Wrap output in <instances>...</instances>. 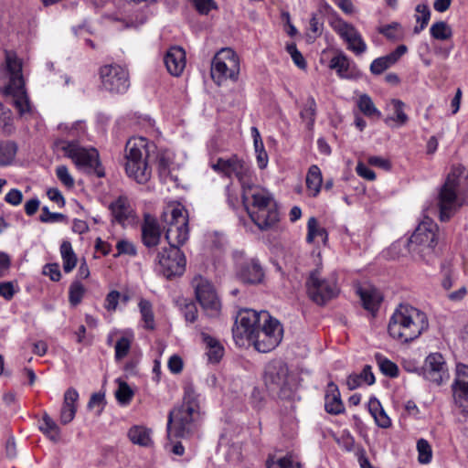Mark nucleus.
<instances>
[{
    "label": "nucleus",
    "mask_w": 468,
    "mask_h": 468,
    "mask_svg": "<svg viewBox=\"0 0 468 468\" xmlns=\"http://www.w3.org/2000/svg\"><path fill=\"white\" fill-rule=\"evenodd\" d=\"M429 327L426 314L409 303H400L393 312L388 325L389 335L403 343L417 339Z\"/></svg>",
    "instance_id": "obj_1"
},
{
    "label": "nucleus",
    "mask_w": 468,
    "mask_h": 468,
    "mask_svg": "<svg viewBox=\"0 0 468 468\" xmlns=\"http://www.w3.org/2000/svg\"><path fill=\"white\" fill-rule=\"evenodd\" d=\"M200 420L199 395L192 387L185 389L181 406L173 409L168 415L167 437L185 438L194 433Z\"/></svg>",
    "instance_id": "obj_2"
},
{
    "label": "nucleus",
    "mask_w": 468,
    "mask_h": 468,
    "mask_svg": "<svg viewBox=\"0 0 468 468\" xmlns=\"http://www.w3.org/2000/svg\"><path fill=\"white\" fill-rule=\"evenodd\" d=\"M155 145L144 137H133L125 145V172L139 184L147 183L152 176L151 161Z\"/></svg>",
    "instance_id": "obj_3"
},
{
    "label": "nucleus",
    "mask_w": 468,
    "mask_h": 468,
    "mask_svg": "<svg viewBox=\"0 0 468 468\" xmlns=\"http://www.w3.org/2000/svg\"><path fill=\"white\" fill-rule=\"evenodd\" d=\"M5 62L8 84L5 87L4 93L12 96L14 105L20 115L28 113L31 111V106L25 88L22 59L15 52L6 50Z\"/></svg>",
    "instance_id": "obj_4"
},
{
    "label": "nucleus",
    "mask_w": 468,
    "mask_h": 468,
    "mask_svg": "<svg viewBox=\"0 0 468 468\" xmlns=\"http://www.w3.org/2000/svg\"><path fill=\"white\" fill-rule=\"evenodd\" d=\"M464 174V167L461 165H452L445 183L441 186L438 197L439 218L446 222L463 206V198L457 195L460 177Z\"/></svg>",
    "instance_id": "obj_5"
},
{
    "label": "nucleus",
    "mask_w": 468,
    "mask_h": 468,
    "mask_svg": "<svg viewBox=\"0 0 468 468\" xmlns=\"http://www.w3.org/2000/svg\"><path fill=\"white\" fill-rule=\"evenodd\" d=\"M165 223V239L170 247L180 248L189 237L188 213L180 204L169 206L162 215Z\"/></svg>",
    "instance_id": "obj_6"
},
{
    "label": "nucleus",
    "mask_w": 468,
    "mask_h": 468,
    "mask_svg": "<svg viewBox=\"0 0 468 468\" xmlns=\"http://www.w3.org/2000/svg\"><path fill=\"white\" fill-rule=\"evenodd\" d=\"M437 225L431 219L424 220L419 224L408 240L409 251L427 261V256L432 253L437 244Z\"/></svg>",
    "instance_id": "obj_7"
},
{
    "label": "nucleus",
    "mask_w": 468,
    "mask_h": 468,
    "mask_svg": "<svg viewBox=\"0 0 468 468\" xmlns=\"http://www.w3.org/2000/svg\"><path fill=\"white\" fill-rule=\"evenodd\" d=\"M61 148L80 170L96 174L99 177L104 176L96 149L81 147L76 142H65Z\"/></svg>",
    "instance_id": "obj_8"
},
{
    "label": "nucleus",
    "mask_w": 468,
    "mask_h": 468,
    "mask_svg": "<svg viewBox=\"0 0 468 468\" xmlns=\"http://www.w3.org/2000/svg\"><path fill=\"white\" fill-rule=\"evenodd\" d=\"M239 73V59L231 48H222L213 58L211 78L221 85L227 80H236Z\"/></svg>",
    "instance_id": "obj_9"
},
{
    "label": "nucleus",
    "mask_w": 468,
    "mask_h": 468,
    "mask_svg": "<svg viewBox=\"0 0 468 468\" xmlns=\"http://www.w3.org/2000/svg\"><path fill=\"white\" fill-rule=\"evenodd\" d=\"M269 313L267 311L256 312L251 309H245L239 313L234 327L232 329L233 337L237 344L243 345V340L253 336L258 330L262 319H267Z\"/></svg>",
    "instance_id": "obj_10"
},
{
    "label": "nucleus",
    "mask_w": 468,
    "mask_h": 468,
    "mask_svg": "<svg viewBox=\"0 0 468 468\" xmlns=\"http://www.w3.org/2000/svg\"><path fill=\"white\" fill-rule=\"evenodd\" d=\"M310 298L319 305L325 304L338 294V287L335 277L324 279L318 270L314 271L306 283Z\"/></svg>",
    "instance_id": "obj_11"
},
{
    "label": "nucleus",
    "mask_w": 468,
    "mask_h": 468,
    "mask_svg": "<svg viewBox=\"0 0 468 468\" xmlns=\"http://www.w3.org/2000/svg\"><path fill=\"white\" fill-rule=\"evenodd\" d=\"M195 295L208 316H217L221 308V303L214 285L202 276H196L192 280Z\"/></svg>",
    "instance_id": "obj_12"
},
{
    "label": "nucleus",
    "mask_w": 468,
    "mask_h": 468,
    "mask_svg": "<svg viewBox=\"0 0 468 468\" xmlns=\"http://www.w3.org/2000/svg\"><path fill=\"white\" fill-rule=\"evenodd\" d=\"M102 88L112 94H123L130 88L128 69L117 64L105 65L100 69Z\"/></svg>",
    "instance_id": "obj_13"
},
{
    "label": "nucleus",
    "mask_w": 468,
    "mask_h": 468,
    "mask_svg": "<svg viewBox=\"0 0 468 468\" xmlns=\"http://www.w3.org/2000/svg\"><path fill=\"white\" fill-rule=\"evenodd\" d=\"M211 167L215 172L227 178L231 179L235 176L241 184V187L250 182L251 171L249 165L236 154L229 158H218Z\"/></svg>",
    "instance_id": "obj_14"
},
{
    "label": "nucleus",
    "mask_w": 468,
    "mask_h": 468,
    "mask_svg": "<svg viewBox=\"0 0 468 468\" xmlns=\"http://www.w3.org/2000/svg\"><path fill=\"white\" fill-rule=\"evenodd\" d=\"M155 261L158 271L166 278L180 276L186 269V258L179 248H163L158 251Z\"/></svg>",
    "instance_id": "obj_15"
},
{
    "label": "nucleus",
    "mask_w": 468,
    "mask_h": 468,
    "mask_svg": "<svg viewBox=\"0 0 468 468\" xmlns=\"http://www.w3.org/2000/svg\"><path fill=\"white\" fill-rule=\"evenodd\" d=\"M334 31L342 38L346 44V48L356 56L364 54L367 46L363 39L359 31L350 23L336 18L331 23Z\"/></svg>",
    "instance_id": "obj_16"
},
{
    "label": "nucleus",
    "mask_w": 468,
    "mask_h": 468,
    "mask_svg": "<svg viewBox=\"0 0 468 468\" xmlns=\"http://www.w3.org/2000/svg\"><path fill=\"white\" fill-rule=\"evenodd\" d=\"M242 201L249 215L255 218L261 207L275 202L272 195L265 188L250 182L242 187Z\"/></svg>",
    "instance_id": "obj_17"
},
{
    "label": "nucleus",
    "mask_w": 468,
    "mask_h": 468,
    "mask_svg": "<svg viewBox=\"0 0 468 468\" xmlns=\"http://www.w3.org/2000/svg\"><path fill=\"white\" fill-rule=\"evenodd\" d=\"M233 258L237 267V275L242 282L249 284L261 282L264 272L256 259H246L245 253L241 250L235 251Z\"/></svg>",
    "instance_id": "obj_18"
},
{
    "label": "nucleus",
    "mask_w": 468,
    "mask_h": 468,
    "mask_svg": "<svg viewBox=\"0 0 468 468\" xmlns=\"http://www.w3.org/2000/svg\"><path fill=\"white\" fill-rule=\"evenodd\" d=\"M265 384L272 391H284L289 385V369L282 362L270 364L265 372Z\"/></svg>",
    "instance_id": "obj_19"
},
{
    "label": "nucleus",
    "mask_w": 468,
    "mask_h": 468,
    "mask_svg": "<svg viewBox=\"0 0 468 468\" xmlns=\"http://www.w3.org/2000/svg\"><path fill=\"white\" fill-rule=\"evenodd\" d=\"M113 221L122 227L132 226L137 221L135 211L126 197H120L110 205Z\"/></svg>",
    "instance_id": "obj_20"
},
{
    "label": "nucleus",
    "mask_w": 468,
    "mask_h": 468,
    "mask_svg": "<svg viewBox=\"0 0 468 468\" xmlns=\"http://www.w3.org/2000/svg\"><path fill=\"white\" fill-rule=\"evenodd\" d=\"M423 374L426 379L440 385L444 377H446V367L442 356L439 353H433L427 356L423 368Z\"/></svg>",
    "instance_id": "obj_21"
},
{
    "label": "nucleus",
    "mask_w": 468,
    "mask_h": 468,
    "mask_svg": "<svg viewBox=\"0 0 468 468\" xmlns=\"http://www.w3.org/2000/svg\"><path fill=\"white\" fill-rule=\"evenodd\" d=\"M161 229L157 219L150 214H145L142 224V241L147 248H153L159 244Z\"/></svg>",
    "instance_id": "obj_22"
},
{
    "label": "nucleus",
    "mask_w": 468,
    "mask_h": 468,
    "mask_svg": "<svg viewBox=\"0 0 468 468\" xmlns=\"http://www.w3.org/2000/svg\"><path fill=\"white\" fill-rule=\"evenodd\" d=\"M165 64L171 75L180 76L186 68L185 50L180 47L170 48L165 56Z\"/></svg>",
    "instance_id": "obj_23"
},
{
    "label": "nucleus",
    "mask_w": 468,
    "mask_h": 468,
    "mask_svg": "<svg viewBox=\"0 0 468 468\" xmlns=\"http://www.w3.org/2000/svg\"><path fill=\"white\" fill-rule=\"evenodd\" d=\"M257 215L259 216L258 218L252 214L249 216L254 224L261 230L271 229L280 219L276 202L261 207V211Z\"/></svg>",
    "instance_id": "obj_24"
},
{
    "label": "nucleus",
    "mask_w": 468,
    "mask_h": 468,
    "mask_svg": "<svg viewBox=\"0 0 468 468\" xmlns=\"http://www.w3.org/2000/svg\"><path fill=\"white\" fill-rule=\"evenodd\" d=\"M79 393L74 388H68L64 393L63 405L60 410V422L64 425L71 422L77 412Z\"/></svg>",
    "instance_id": "obj_25"
},
{
    "label": "nucleus",
    "mask_w": 468,
    "mask_h": 468,
    "mask_svg": "<svg viewBox=\"0 0 468 468\" xmlns=\"http://www.w3.org/2000/svg\"><path fill=\"white\" fill-rule=\"evenodd\" d=\"M325 410L333 415H338L345 410L338 387L334 382H329L324 396Z\"/></svg>",
    "instance_id": "obj_26"
},
{
    "label": "nucleus",
    "mask_w": 468,
    "mask_h": 468,
    "mask_svg": "<svg viewBox=\"0 0 468 468\" xmlns=\"http://www.w3.org/2000/svg\"><path fill=\"white\" fill-rule=\"evenodd\" d=\"M250 343H252L255 348L261 353H267L274 349L280 344V333L278 330H274L272 336H267L266 334H262L258 330L249 339Z\"/></svg>",
    "instance_id": "obj_27"
},
{
    "label": "nucleus",
    "mask_w": 468,
    "mask_h": 468,
    "mask_svg": "<svg viewBox=\"0 0 468 468\" xmlns=\"http://www.w3.org/2000/svg\"><path fill=\"white\" fill-rule=\"evenodd\" d=\"M202 340L206 345L207 360L209 363H218L224 355V347L218 340L206 333L201 334Z\"/></svg>",
    "instance_id": "obj_28"
},
{
    "label": "nucleus",
    "mask_w": 468,
    "mask_h": 468,
    "mask_svg": "<svg viewBox=\"0 0 468 468\" xmlns=\"http://www.w3.org/2000/svg\"><path fill=\"white\" fill-rule=\"evenodd\" d=\"M128 438L136 445L151 447L153 445L152 431L144 426H133L128 431Z\"/></svg>",
    "instance_id": "obj_29"
},
{
    "label": "nucleus",
    "mask_w": 468,
    "mask_h": 468,
    "mask_svg": "<svg viewBox=\"0 0 468 468\" xmlns=\"http://www.w3.org/2000/svg\"><path fill=\"white\" fill-rule=\"evenodd\" d=\"M323 176L320 168L313 165L309 167L306 175V186L310 196L316 197L322 186Z\"/></svg>",
    "instance_id": "obj_30"
},
{
    "label": "nucleus",
    "mask_w": 468,
    "mask_h": 468,
    "mask_svg": "<svg viewBox=\"0 0 468 468\" xmlns=\"http://www.w3.org/2000/svg\"><path fill=\"white\" fill-rule=\"evenodd\" d=\"M358 293L365 309L374 313L381 302L380 292L376 289H359Z\"/></svg>",
    "instance_id": "obj_31"
},
{
    "label": "nucleus",
    "mask_w": 468,
    "mask_h": 468,
    "mask_svg": "<svg viewBox=\"0 0 468 468\" xmlns=\"http://www.w3.org/2000/svg\"><path fill=\"white\" fill-rule=\"evenodd\" d=\"M60 254L64 271L67 273L72 271L77 264V256L69 241L64 240L61 243Z\"/></svg>",
    "instance_id": "obj_32"
},
{
    "label": "nucleus",
    "mask_w": 468,
    "mask_h": 468,
    "mask_svg": "<svg viewBox=\"0 0 468 468\" xmlns=\"http://www.w3.org/2000/svg\"><path fill=\"white\" fill-rule=\"evenodd\" d=\"M453 399L461 413L468 416V384L461 383L459 386H452Z\"/></svg>",
    "instance_id": "obj_33"
},
{
    "label": "nucleus",
    "mask_w": 468,
    "mask_h": 468,
    "mask_svg": "<svg viewBox=\"0 0 468 468\" xmlns=\"http://www.w3.org/2000/svg\"><path fill=\"white\" fill-rule=\"evenodd\" d=\"M251 135L253 137L254 149L257 154V164L261 169H264L268 165V155L264 149L259 130L251 127Z\"/></svg>",
    "instance_id": "obj_34"
},
{
    "label": "nucleus",
    "mask_w": 468,
    "mask_h": 468,
    "mask_svg": "<svg viewBox=\"0 0 468 468\" xmlns=\"http://www.w3.org/2000/svg\"><path fill=\"white\" fill-rule=\"evenodd\" d=\"M39 430L47 435L51 441H58L60 437V431L57 423L49 417L48 414L43 415L39 424Z\"/></svg>",
    "instance_id": "obj_35"
},
{
    "label": "nucleus",
    "mask_w": 468,
    "mask_h": 468,
    "mask_svg": "<svg viewBox=\"0 0 468 468\" xmlns=\"http://www.w3.org/2000/svg\"><path fill=\"white\" fill-rule=\"evenodd\" d=\"M139 309L144 322V327L148 330H154L155 327L154 315L153 306L148 300L141 299L139 302Z\"/></svg>",
    "instance_id": "obj_36"
},
{
    "label": "nucleus",
    "mask_w": 468,
    "mask_h": 468,
    "mask_svg": "<svg viewBox=\"0 0 468 468\" xmlns=\"http://www.w3.org/2000/svg\"><path fill=\"white\" fill-rule=\"evenodd\" d=\"M267 468H301V463L293 458L292 455L288 454L282 457H270L266 461Z\"/></svg>",
    "instance_id": "obj_37"
},
{
    "label": "nucleus",
    "mask_w": 468,
    "mask_h": 468,
    "mask_svg": "<svg viewBox=\"0 0 468 468\" xmlns=\"http://www.w3.org/2000/svg\"><path fill=\"white\" fill-rule=\"evenodd\" d=\"M330 68L335 69L340 78H348L350 60L346 55L340 53L330 60Z\"/></svg>",
    "instance_id": "obj_38"
},
{
    "label": "nucleus",
    "mask_w": 468,
    "mask_h": 468,
    "mask_svg": "<svg viewBox=\"0 0 468 468\" xmlns=\"http://www.w3.org/2000/svg\"><path fill=\"white\" fill-rule=\"evenodd\" d=\"M356 105L358 109L367 117H381V112L376 108L372 99L367 94L359 96Z\"/></svg>",
    "instance_id": "obj_39"
},
{
    "label": "nucleus",
    "mask_w": 468,
    "mask_h": 468,
    "mask_svg": "<svg viewBox=\"0 0 468 468\" xmlns=\"http://www.w3.org/2000/svg\"><path fill=\"white\" fill-rule=\"evenodd\" d=\"M316 114V102L314 97L307 98L303 110L300 112L301 118L306 122V125L311 129L314 123Z\"/></svg>",
    "instance_id": "obj_40"
},
{
    "label": "nucleus",
    "mask_w": 468,
    "mask_h": 468,
    "mask_svg": "<svg viewBox=\"0 0 468 468\" xmlns=\"http://www.w3.org/2000/svg\"><path fill=\"white\" fill-rule=\"evenodd\" d=\"M375 358L380 371L385 376L389 378H396L399 376V367L394 362L380 354H376Z\"/></svg>",
    "instance_id": "obj_41"
},
{
    "label": "nucleus",
    "mask_w": 468,
    "mask_h": 468,
    "mask_svg": "<svg viewBox=\"0 0 468 468\" xmlns=\"http://www.w3.org/2000/svg\"><path fill=\"white\" fill-rule=\"evenodd\" d=\"M416 21L419 26H416L414 27V33L419 34L420 31H422L426 26L428 25L430 18H431V11L426 4H419L416 6Z\"/></svg>",
    "instance_id": "obj_42"
},
{
    "label": "nucleus",
    "mask_w": 468,
    "mask_h": 468,
    "mask_svg": "<svg viewBox=\"0 0 468 468\" xmlns=\"http://www.w3.org/2000/svg\"><path fill=\"white\" fill-rule=\"evenodd\" d=\"M261 322L262 323L261 324L260 327L258 328V331L262 334H266L267 336H272V333H274V330L275 331L278 330V332L280 333V342H281L282 339L283 329H282V326L280 324V322L277 319L272 318L270 314L266 320L262 319Z\"/></svg>",
    "instance_id": "obj_43"
},
{
    "label": "nucleus",
    "mask_w": 468,
    "mask_h": 468,
    "mask_svg": "<svg viewBox=\"0 0 468 468\" xmlns=\"http://www.w3.org/2000/svg\"><path fill=\"white\" fill-rule=\"evenodd\" d=\"M17 147L13 142H4L0 144V165H8L14 160Z\"/></svg>",
    "instance_id": "obj_44"
},
{
    "label": "nucleus",
    "mask_w": 468,
    "mask_h": 468,
    "mask_svg": "<svg viewBox=\"0 0 468 468\" xmlns=\"http://www.w3.org/2000/svg\"><path fill=\"white\" fill-rule=\"evenodd\" d=\"M431 35L433 38L438 40H447L452 35V28L444 21H438L431 25L430 28Z\"/></svg>",
    "instance_id": "obj_45"
},
{
    "label": "nucleus",
    "mask_w": 468,
    "mask_h": 468,
    "mask_svg": "<svg viewBox=\"0 0 468 468\" xmlns=\"http://www.w3.org/2000/svg\"><path fill=\"white\" fill-rule=\"evenodd\" d=\"M132 342H133L132 335H130V336L124 335L117 340V342L114 346L115 359L117 361L122 360L128 355V353L131 349Z\"/></svg>",
    "instance_id": "obj_46"
},
{
    "label": "nucleus",
    "mask_w": 468,
    "mask_h": 468,
    "mask_svg": "<svg viewBox=\"0 0 468 468\" xmlns=\"http://www.w3.org/2000/svg\"><path fill=\"white\" fill-rule=\"evenodd\" d=\"M307 229L306 240L309 243H312L316 237H326L325 229L318 226V221L314 217L309 218L307 222Z\"/></svg>",
    "instance_id": "obj_47"
},
{
    "label": "nucleus",
    "mask_w": 468,
    "mask_h": 468,
    "mask_svg": "<svg viewBox=\"0 0 468 468\" xmlns=\"http://www.w3.org/2000/svg\"><path fill=\"white\" fill-rule=\"evenodd\" d=\"M85 292L84 286L80 282H73L69 286V299L72 305L79 304Z\"/></svg>",
    "instance_id": "obj_48"
},
{
    "label": "nucleus",
    "mask_w": 468,
    "mask_h": 468,
    "mask_svg": "<svg viewBox=\"0 0 468 468\" xmlns=\"http://www.w3.org/2000/svg\"><path fill=\"white\" fill-rule=\"evenodd\" d=\"M417 450L419 452V462L420 463H429L431 461V448L429 442L424 440L420 439L417 442Z\"/></svg>",
    "instance_id": "obj_49"
},
{
    "label": "nucleus",
    "mask_w": 468,
    "mask_h": 468,
    "mask_svg": "<svg viewBox=\"0 0 468 468\" xmlns=\"http://www.w3.org/2000/svg\"><path fill=\"white\" fill-rule=\"evenodd\" d=\"M391 104L394 107L395 116L390 119L398 122L399 125H404L408 122V115L404 112V102L400 100L393 99Z\"/></svg>",
    "instance_id": "obj_50"
},
{
    "label": "nucleus",
    "mask_w": 468,
    "mask_h": 468,
    "mask_svg": "<svg viewBox=\"0 0 468 468\" xmlns=\"http://www.w3.org/2000/svg\"><path fill=\"white\" fill-rule=\"evenodd\" d=\"M133 396V392L131 388L125 382H120L118 389L115 392L117 400L122 404H127L130 402Z\"/></svg>",
    "instance_id": "obj_51"
},
{
    "label": "nucleus",
    "mask_w": 468,
    "mask_h": 468,
    "mask_svg": "<svg viewBox=\"0 0 468 468\" xmlns=\"http://www.w3.org/2000/svg\"><path fill=\"white\" fill-rule=\"evenodd\" d=\"M408 51V48L405 45H399L391 53L381 57L386 62L388 68L394 65L404 54Z\"/></svg>",
    "instance_id": "obj_52"
},
{
    "label": "nucleus",
    "mask_w": 468,
    "mask_h": 468,
    "mask_svg": "<svg viewBox=\"0 0 468 468\" xmlns=\"http://www.w3.org/2000/svg\"><path fill=\"white\" fill-rule=\"evenodd\" d=\"M12 121L11 112L5 109L3 103L0 102V128H2L5 133H11Z\"/></svg>",
    "instance_id": "obj_53"
},
{
    "label": "nucleus",
    "mask_w": 468,
    "mask_h": 468,
    "mask_svg": "<svg viewBox=\"0 0 468 468\" xmlns=\"http://www.w3.org/2000/svg\"><path fill=\"white\" fill-rule=\"evenodd\" d=\"M56 175L58 180L68 188L74 186V179L65 165H58L56 168Z\"/></svg>",
    "instance_id": "obj_54"
},
{
    "label": "nucleus",
    "mask_w": 468,
    "mask_h": 468,
    "mask_svg": "<svg viewBox=\"0 0 468 468\" xmlns=\"http://www.w3.org/2000/svg\"><path fill=\"white\" fill-rule=\"evenodd\" d=\"M400 26L398 23H392L378 28V32L384 35L387 38L396 40L400 38L399 33Z\"/></svg>",
    "instance_id": "obj_55"
},
{
    "label": "nucleus",
    "mask_w": 468,
    "mask_h": 468,
    "mask_svg": "<svg viewBox=\"0 0 468 468\" xmlns=\"http://www.w3.org/2000/svg\"><path fill=\"white\" fill-rule=\"evenodd\" d=\"M286 50L291 55L294 64L299 69H304L306 67L305 59L303 58L301 52L297 49L296 45L292 43L286 46Z\"/></svg>",
    "instance_id": "obj_56"
},
{
    "label": "nucleus",
    "mask_w": 468,
    "mask_h": 468,
    "mask_svg": "<svg viewBox=\"0 0 468 468\" xmlns=\"http://www.w3.org/2000/svg\"><path fill=\"white\" fill-rule=\"evenodd\" d=\"M65 218V215L50 212L47 207L42 208V213L39 217L40 221L44 223L63 221Z\"/></svg>",
    "instance_id": "obj_57"
},
{
    "label": "nucleus",
    "mask_w": 468,
    "mask_h": 468,
    "mask_svg": "<svg viewBox=\"0 0 468 468\" xmlns=\"http://www.w3.org/2000/svg\"><path fill=\"white\" fill-rule=\"evenodd\" d=\"M196 9L202 15H207L210 10L216 9L217 5L213 0H190Z\"/></svg>",
    "instance_id": "obj_58"
},
{
    "label": "nucleus",
    "mask_w": 468,
    "mask_h": 468,
    "mask_svg": "<svg viewBox=\"0 0 468 468\" xmlns=\"http://www.w3.org/2000/svg\"><path fill=\"white\" fill-rule=\"evenodd\" d=\"M250 403L255 410H261L264 406V395L258 388H253L250 396Z\"/></svg>",
    "instance_id": "obj_59"
},
{
    "label": "nucleus",
    "mask_w": 468,
    "mask_h": 468,
    "mask_svg": "<svg viewBox=\"0 0 468 468\" xmlns=\"http://www.w3.org/2000/svg\"><path fill=\"white\" fill-rule=\"evenodd\" d=\"M17 292L13 282H0V295L7 301H10Z\"/></svg>",
    "instance_id": "obj_60"
},
{
    "label": "nucleus",
    "mask_w": 468,
    "mask_h": 468,
    "mask_svg": "<svg viewBox=\"0 0 468 468\" xmlns=\"http://www.w3.org/2000/svg\"><path fill=\"white\" fill-rule=\"evenodd\" d=\"M116 249L118 250V255L127 254L134 256L136 254L135 246L128 240H119L116 244Z\"/></svg>",
    "instance_id": "obj_61"
},
{
    "label": "nucleus",
    "mask_w": 468,
    "mask_h": 468,
    "mask_svg": "<svg viewBox=\"0 0 468 468\" xmlns=\"http://www.w3.org/2000/svg\"><path fill=\"white\" fill-rule=\"evenodd\" d=\"M462 382L468 384V366L464 364H457L456 378L452 386H459Z\"/></svg>",
    "instance_id": "obj_62"
},
{
    "label": "nucleus",
    "mask_w": 468,
    "mask_h": 468,
    "mask_svg": "<svg viewBox=\"0 0 468 468\" xmlns=\"http://www.w3.org/2000/svg\"><path fill=\"white\" fill-rule=\"evenodd\" d=\"M120 296V292L117 291L110 292L106 296L104 307L110 312L115 311Z\"/></svg>",
    "instance_id": "obj_63"
},
{
    "label": "nucleus",
    "mask_w": 468,
    "mask_h": 468,
    "mask_svg": "<svg viewBox=\"0 0 468 468\" xmlns=\"http://www.w3.org/2000/svg\"><path fill=\"white\" fill-rule=\"evenodd\" d=\"M158 163V170L162 176H167L169 174V166L171 165V160L165 154H162L157 158Z\"/></svg>",
    "instance_id": "obj_64"
}]
</instances>
